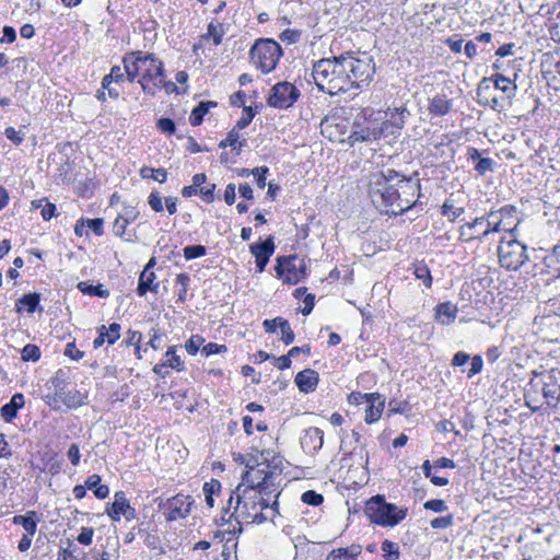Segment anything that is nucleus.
<instances>
[{
	"mask_svg": "<svg viewBox=\"0 0 560 560\" xmlns=\"http://www.w3.org/2000/svg\"><path fill=\"white\" fill-rule=\"evenodd\" d=\"M435 311L436 320H439L442 325H450L455 320L458 308L451 302H444L439 304Z\"/></svg>",
	"mask_w": 560,
	"mask_h": 560,
	"instance_id": "nucleus-25",
	"label": "nucleus"
},
{
	"mask_svg": "<svg viewBox=\"0 0 560 560\" xmlns=\"http://www.w3.org/2000/svg\"><path fill=\"white\" fill-rule=\"evenodd\" d=\"M364 513L374 524L394 527L406 517L407 509H399L394 503L386 502L384 495L377 494L366 501Z\"/></svg>",
	"mask_w": 560,
	"mask_h": 560,
	"instance_id": "nucleus-5",
	"label": "nucleus"
},
{
	"mask_svg": "<svg viewBox=\"0 0 560 560\" xmlns=\"http://www.w3.org/2000/svg\"><path fill=\"white\" fill-rule=\"evenodd\" d=\"M208 35L213 38V44L215 46L220 45L222 43V36H223V28L221 24H214L209 23L208 27Z\"/></svg>",
	"mask_w": 560,
	"mask_h": 560,
	"instance_id": "nucleus-51",
	"label": "nucleus"
},
{
	"mask_svg": "<svg viewBox=\"0 0 560 560\" xmlns=\"http://www.w3.org/2000/svg\"><path fill=\"white\" fill-rule=\"evenodd\" d=\"M398 172L393 168L371 174L369 179V197L375 208L386 214L396 215Z\"/></svg>",
	"mask_w": 560,
	"mask_h": 560,
	"instance_id": "nucleus-2",
	"label": "nucleus"
},
{
	"mask_svg": "<svg viewBox=\"0 0 560 560\" xmlns=\"http://www.w3.org/2000/svg\"><path fill=\"white\" fill-rule=\"evenodd\" d=\"M148 203L155 212L163 211L162 197L158 191H152L148 197Z\"/></svg>",
	"mask_w": 560,
	"mask_h": 560,
	"instance_id": "nucleus-59",
	"label": "nucleus"
},
{
	"mask_svg": "<svg viewBox=\"0 0 560 560\" xmlns=\"http://www.w3.org/2000/svg\"><path fill=\"white\" fill-rule=\"evenodd\" d=\"M40 302V294L37 292H32L24 294L21 299L16 302V312H21L22 306L26 307V311L28 313H34L36 308L38 307Z\"/></svg>",
	"mask_w": 560,
	"mask_h": 560,
	"instance_id": "nucleus-34",
	"label": "nucleus"
},
{
	"mask_svg": "<svg viewBox=\"0 0 560 560\" xmlns=\"http://www.w3.org/2000/svg\"><path fill=\"white\" fill-rule=\"evenodd\" d=\"M78 289L83 294H89L92 296H98V298H108L109 291L107 289H104L102 284L93 285L86 281H81L78 283Z\"/></svg>",
	"mask_w": 560,
	"mask_h": 560,
	"instance_id": "nucleus-35",
	"label": "nucleus"
},
{
	"mask_svg": "<svg viewBox=\"0 0 560 560\" xmlns=\"http://www.w3.org/2000/svg\"><path fill=\"white\" fill-rule=\"evenodd\" d=\"M140 174L142 178H153L160 183H164L167 178V172L164 168L142 167Z\"/></svg>",
	"mask_w": 560,
	"mask_h": 560,
	"instance_id": "nucleus-40",
	"label": "nucleus"
},
{
	"mask_svg": "<svg viewBox=\"0 0 560 560\" xmlns=\"http://www.w3.org/2000/svg\"><path fill=\"white\" fill-rule=\"evenodd\" d=\"M250 60L262 73L273 71L282 56L281 46L271 38H259L249 50Z\"/></svg>",
	"mask_w": 560,
	"mask_h": 560,
	"instance_id": "nucleus-6",
	"label": "nucleus"
},
{
	"mask_svg": "<svg viewBox=\"0 0 560 560\" xmlns=\"http://www.w3.org/2000/svg\"><path fill=\"white\" fill-rule=\"evenodd\" d=\"M183 252L185 259L191 260L205 256L207 253V248L203 245H188L184 247Z\"/></svg>",
	"mask_w": 560,
	"mask_h": 560,
	"instance_id": "nucleus-44",
	"label": "nucleus"
},
{
	"mask_svg": "<svg viewBox=\"0 0 560 560\" xmlns=\"http://www.w3.org/2000/svg\"><path fill=\"white\" fill-rule=\"evenodd\" d=\"M205 339L199 335H192L186 342L185 348L191 355L197 354Z\"/></svg>",
	"mask_w": 560,
	"mask_h": 560,
	"instance_id": "nucleus-48",
	"label": "nucleus"
},
{
	"mask_svg": "<svg viewBox=\"0 0 560 560\" xmlns=\"http://www.w3.org/2000/svg\"><path fill=\"white\" fill-rule=\"evenodd\" d=\"M361 553V547L358 545H352L349 548H339L337 550H332L326 558V560H355V558Z\"/></svg>",
	"mask_w": 560,
	"mask_h": 560,
	"instance_id": "nucleus-31",
	"label": "nucleus"
},
{
	"mask_svg": "<svg viewBox=\"0 0 560 560\" xmlns=\"http://www.w3.org/2000/svg\"><path fill=\"white\" fill-rule=\"evenodd\" d=\"M69 384V377L65 370L59 369L55 375L49 380L48 386L52 388L57 395H63Z\"/></svg>",
	"mask_w": 560,
	"mask_h": 560,
	"instance_id": "nucleus-33",
	"label": "nucleus"
},
{
	"mask_svg": "<svg viewBox=\"0 0 560 560\" xmlns=\"http://www.w3.org/2000/svg\"><path fill=\"white\" fill-rule=\"evenodd\" d=\"M238 140H240V133L234 128L228 133L226 138L219 143V147L226 148L229 145V147H232L233 149H236V144H237Z\"/></svg>",
	"mask_w": 560,
	"mask_h": 560,
	"instance_id": "nucleus-56",
	"label": "nucleus"
},
{
	"mask_svg": "<svg viewBox=\"0 0 560 560\" xmlns=\"http://www.w3.org/2000/svg\"><path fill=\"white\" fill-rule=\"evenodd\" d=\"M312 77L318 90L331 96L348 92L342 55L314 62Z\"/></svg>",
	"mask_w": 560,
	"mask_h": 560,
	"instance_id": "nucleus-1",
	"label": "nucleus"
},
{
	"mask_svg": "<svg viewBox=\"0 0 560 560\" xmlns=\"http://www.w3.org/2000/svg\"><path fill=\"white\" fill-rule=\"evenodd\" d=\"M441 213L442 215L447 217L451 221H455L464 213V208L455 207L454 200L446 199L442 206Z\"/></svg>",
	"mask_w": 560,
	"mask_h": 560,
	"instance_id": "nucleus-37",
	"label": "nucleus"
},
{
	"mask_svg": "<svg viewBox=\"0 0 560 560\" xmlns=\"http://www.w3.org/2000/svg\"><path fill=\"white\" fill-rule=\"evenodd\" d=\"M490 78L492 79V86L495 88V92L500 91L502 95L511 100L515 96L517 86L512 80L500 73H495Z\"/></svg>",
	"mask_w": 560,
	"mask_h": 560,
	"instance_id": "nucleus-23",
	"label": "nucleus"
},
{
	"mask_svg": "<svg viewBox=\"0 0 560 560\" xmlns=\"http://www.w3.org/2000/svg\"><path fill=\"white\" fill-rule=\"evenodd\" d=\"M86 226L91 229L97 236H101L104 234V220L101 218L95 219H88L85 221Z\"/></svg>",
	"mask_w": 560,
	"mask_h": 560,
	"instance_id": "nucleus-61",
	"label": "nucleus"
},
{
	"mask_svg": "<svg viewBox=\"0 0 560 560\" xmlns=\"http://www.w3.org/2000/svg\"><path fill=\"white\" fill-rule=\"evenodd\" d=\"M65 355L69 357L70 359H72L74 361H79L80 359L83 358L84 352L79 350L75 347V342L74 341H71V342H68L67 346H66Z\"/></svg>",
	"mask_w": 560,
	"mask_h": 560,
	"instance_id": "nucleus-58",
	"label": "nucleus"
},
{
	"mask_svg": "<svg viewBox=\"0 0 560 560\" xmlns=\"http://www.w3.org/2000/svg\"><path fill=\"white\" fill-rule=\"evenodd\" d=\"M23 361L36 362L40 359V350L36 345L27 343L21 352Z\"/></svg>",
	"mask_w": 560,
	"mask_h": 560,
	"instance_id": "nucleus-43",
	"label": "nucleus"
},
{
	"mask_svg": "<svg viewBox=\"0 0 560 560\" xmlns=\"http://www.w3.org/2000/svg\"><path fill=\"white\" fill-rule=\"evenodd\" d=\"M499 261L508 270H518L528 260L527 247L516 240L502 243L498 247Z\"/></svg>",
	"mask_w": 560,
	"mask_h": 560,
	"instance_id": "nucleus-8",
	"label": "nucleus"
},
{
	"mask_svg": "<svg viewBox=\"0 0 560 560\" xmlns=\"http://www.w3.org/2000/svg\"><path fill=\"white\" fill-rule=\"evenodd\" d=\"M301 500L308 505L318 506L324 502V497L314 490H307L302 494Z\"/></svg>",
	"mask_w": 560,
	"mask_h": 560,
	"instance_id": "nucleus-47",
	"label": "nucleus"
},
{
	"mask_svg": "<svg viewBox=\"0 0 560 560\" xmlns=\"http://www.w3.org/2000/svg\"><path fill=\"white\" fill-rule=\"evenodd\" d=\"M102 478L100 475L93 474L85 480V487L94 492L97 499H105L109 494V488L101 483Z\"/></svg>",
	"mask_w": 560,
	"mask_h": 560,
	"instance_id": "nucleus-30",
	"label": "nucleus"
},
{
	"mask_svg": "<svg viewBox=\"0 0 560 560\" xmlns=\"http://www.w3.org/2000/svg\"><path fill=\"white\" fill-rule=\"evenodd\" d=\"M36 512L30 511L25 515H16L13 517V523L21 525L26 534L34 536L37 529V522L35 520Z\"/></svg>",
	"mask_w": 560,
	"mask_h": 560,
	"instance_id": "nucleus-32",
	"label": "nucleus"
},
{
	"mask_svg": "<svg viewBox=\"0 0 560 560\" xmlns=\"http://www.w3.org/2000/svg\"><path fill=\"white\" fill-rule=\"evenodd\" d=\"M201 351H202V353L206 357H210L212 354L225 352L226 351V346L218 345V343H214V342H209V343H207L206 346L202 347Z\"/></svg>",
	"mask_w": 560,
	"mask_h": 560,
	"instance_id": "nucleus-60",
	"label": "nucleus"
},
{
	"mask_svg": "<svg viewBox=\"0 0 560 560\" xmlns=\"http://www.w3.org/2000/svg\"><path fill=\"white\" fill-rule=\"evenodd\" d=\"M423 506L425 510H430L435 513H443L448 509L446 503L441 499L429 500L423 504Z\"/></svg>",
	"mask_w": 560,
	"mask_h": 560,
	"instance_id": "nucleus-55",
	"label": "nucleus"
},
{
	"mask_svg": "<svg viewBox=\"0 0 560 560\" xmlns=\"http://www.w3.org/2000/svg\"><path fill=\"white\" fill-rule=\"evenodd\" d=\"M145 66L141 69V79L138 81L143 91L154 95L155 89H161L165 78L164 65L153 54H144Z\"/></svg>",
	"mask_w": 560,
	"mask_h": 560,
	"instance_id": "nucleus-7",
	"label": "nucleus"
},
{
	"mask_svg": "<svg viewBox=\"0 0 560 560\" xmlns=\"http://www.w3.org/2000/svg\"><path fill=\"white\" fill-rule=\"evenodd\" d=\"M241 486L233 491L229 499V509L233 502V494L236 493V506L235 512L240 513V515L244 517H249L253 512L257 511L259 508V501L262 499V495L255 492V490L248 486L243 490V494H240L238 491Z\"/></svg>",
	"mask_w": 560,
	"mask_h": 560,
	"instance_id": "nucleus-11",
	"label": "nucleus"
},
{
	"mask_svg": "<svg viewBox=\"0 0 560 560\" xmlns=\"http://www.w3.org/2000/svg\"><path fill=\"white\" fill-rule=\"evenodd\" d=\"M24 130H25L24 126L22 128H20L19 130H15L13 127H7L4 129V135L15 145H20L24 140V136H25Z\"/></svg>",
	"mask_w": 560,
	"mask_h": 560,
	"instance_id": "nucleus-46",
	"label": "nucleus"
},
{
	"mask_svg": "<svg viewBox=\"0 0 560 560\" xmlns=\"http://www.w3.org/2000/svg\"><path fill=\"white\" fill-rule=\"evenodd\" d=\"M121 326L118 323H113L106 329L107 342L114 345L120 337Z\"/></svg>",
	"mask_w": 560,
	"mask_h": 560,
	"instance_id": "nucleus-57",
	"label": "nucleus"
},
{
	"mask_svg": "<svg viewBox=\"0 0 560 560\" xmlns=\"http://www.w3.org/2000/svg\"><path fill=\"white\" fill-rule=\"evenodd\" d=\"M73 546V542L68 539L67 547L62 548L58 552V560H79L77 556L73 555V551L70 549Z\"/></svg>",
	"mask_w": 560,
	"mask_h": 560,
	"instance_id": "nucleus-62",
	"label": "nucleus"
},
{
	"mask_svg": "<svg viewBox=\"0 0 560 560\" xmlns=\"http://www.w3.org/2000/svg\"><path fill=\"white\" fill-rule=\"evenodd\" d=\"M192 501L189 497L176 495L170 499L166 503L168 513L166 520L168 522L186 517L190 513Z\"/></svg>",
	"mask_w": 560,
	"mask_h": 560,
	"instance_id": "nucleus-13",
	"label": "nucleus"
},
{
	"mask_svg": "<svg viewBox=\"0 0 560 560\" xmlns=\"http://www.w3.org/2000/svg\"><path fill=\"white\" fill-rule=\"evenodd\" d=\"M429 113L435 116H445L452 109V103L445 95H435L430 100Z\"/></svg>",
	"mask_w": 560,
	"mask_h": 560,
	"instance_id": "nucleus-27",
	"label": "nucleus"
},
{
	"mask_svg": "<svg viewBox=\"0 0 560 560\" xmlns=\"http://www.w3.org/2000/svg\"><path fill=\"white\" fill-rule=\"evenodd\" d=\"M362 398L370 404L365 411V422L370 424L376 422L381 418L385 399L378 393L364 394Z\"/></svg>",
	"mask_w": 560,
	"mask_h": 560,
	"instance_id": "nucleus-15",
	"label": "nucleus"
},
{
	"mask_svg": "<svg viewBox=\"0 0 560 560\" xmlns=\"http://www.w3.org/2000/svg\"><path fill=\"white\" fill-rule=\"evenodd\" d=\"M260 474V470H258ZM262 474V470H261ZM280 476V472L275 471H264V477L257 483H252L250 487L255 490V492L259 493L262 497L269 498L270 494L277 491L276 479Z\"/></svg>",
	"mask_w": 560,
	"mask_h": 560,
	"instance_id": "nucleus-18",
	"label": "nucleus"
},
{
	"mask_svg": "<svg viewBox=\"0 0 560 560\" xmlns=\"http://www.w3.org/2000/svg\"><path fill=\"white\" fill-rule=\"evenodd\" d=\"M25 404L24 396L21 393H16L11 397V400L8 404H4L0 413L5 422H11L14 418H16L19 409H21Z\"/></svg>",
	"mask_w": 560,
	"mask_h": 560,
	"instance_id": "nucleus-19",
	"label": "nucleus"
},
{
	"mask_svg": "<svg viewBox=\"0 0 560 560\" xmlns=\"http://www.w3.org/2000/svg\"><path fill=\"white\" fill-rule=\"evenodd\" d=\"M511 104V98L504 96V95H497V92L494 93V96L491 97V100L489 101V103L486 105V106H489L491 107L492 109H495V110H502L506 105H510Z\"/></svg>",
	"mask_w": 560,
	"mask_h": 560,
	"instance_id": "nucleus-50",
	"label": "nucleus"
},
{
	"mask_svg": "<svg viewBox=\"0 0 560 560\" xmlns=\"http://www.w3.org/2000/svg\"><path fill=\"white\" fill-rule=\"evenodd\" d=\"M542 396L548 405L556 406L560 401V385L555 376L550 375L549 381L544 383Z\"/></svg>",
	"mask_w": 560,
	"mask_h": 560,
	"instance_id": "nucleus-26",
	"label": "nucleus"
},
{
	"mask_svg": "<svg viewBox=\"0 0 560 560\" xmlns=\"http://www.w3.org/2000/svg\"><path fill=\"white\" fill-rule=\"evenodd\" d=\"M324 432L318 428H308L301 436V446L306 453H315L323 447Z\"/></svg>",
	"mask_w": 560,
	"mask_h": 560,
	"instance_id": "nucleus-16",
	"label": "nucleus"
},
{
	"mask_svg": "<svg viewBox=\"0 0 560 560\" xmlns=\"http://www.w3.org/2000/svg\"><path fill=\"white\" fill-rule=\"evenodd\" d=\"M250 173L255 177L257 186L261 189L265 188L266 175L269 173V168L267 166L255 167Z\"/></svg>",
	"mask_w": 560,
	"mask_h": 560,
	"instance_id": "nucleus-52",
	"label": "nucleus"
},
{
	"mask_svg": "<svg viewBox=\"0 0 560 560\" xmlns=\"http://www.w3.org/2000/svg\"><path fill=\"white\" fill-rule=\"evenodd\" d=\"M381 549L386 560H397L399 558V547L396 542L384 540Z\"/></svg>",
	"mask_w": 560,
	"mask_h": 560,
	"instance_id": "nucleus-42",
	"label": "nucleus"
},
{
	"mask_svg": "<svg viewBox=\"0 0 560 560\" xmlns=\"http://www.w3.org/2000/svg\"><path fill=\"white\" fill-rule=\"evenodd\" d=\"M495 88L492 86L491 78H483L477 88L478 103L486 106L491 97L494 96Z\"/></svg>",
	"mask_w": 560,
	"mask_h": 560,
	"instance_id": "nucleus-29",
	"label": "nucleus"
},
{
	"mask_svg": "<svg viewBox=\"0 0 560 560\" xmlns=\"http://www.w3.org/2000/svg\"><path fill=\"white\" fill-rule=\"evenodd\" d=\"M276 249L273 236H268L265 241L254 243L249 246V250L255 259H270Z\"/></svg>",
	"mask_w": 560,
	"mask_h": 560,
	"instance_id": "nucleus-20",
	"label": "nucleus"
},
{
	"mask_svg": "<svg viewBox=\"0 0 560 560\" xmlns=\"http://www.w3.org/2000/svg\"><path fill=\"white\" fill-rule=\"evenodd\" d=\"M158 126L162 132L172 135L176 130V126L173 119L171 118H161L158 121Z\"/></svg>",
	"mask_w": 560,
	"mask_h": 560,
	"instance_id": "nucleus-63",
	"label": "nucleus"
},
{
	"mask_svg": "<svg viewBox=\"0 0 560 560\" xmlns=\"http://www.w3.org/2000/svg\"><path fill=\"white\" fill-rule=\"evenodd\" d=\"M165 357L167 358L165 364H167L168 368L175 369L177 371H182L184 369V363L180 360V357L176 354V347H170L165 353Z\"/></svg>",
	"mask_w": 560,
	"mask_h": 560,
	"instance_id": "nucleus-41",
	"label": "nucleus"
},
{
	"mask_svg": "<svg viewBox=\"0 0 560 560\" xmlns=\"http://www.w3.org/2000/svg\"><path fill=\"white\" fill-rule=\"evenodd\" d=\"M190 282V277L187 273H179L176 278V283L180 284L182 289L178 293V301L184 302L186 300V293Z\"/></svg>",
	"mask_w": 560,
	"mask_h": 560,
	"instance_id": "nucleus-53",
	"label": "nucleus"
},
{
	"mask_svg": "<svg viewBox=\"0 0 560 560\" xmlns=\"http://www.w3.org/2000/svg\"><path fill=\"white\" fill-rule=\"evenodd\" d=\"M380 112L372 108L361 109L354 117L349 140L351 144L354 142H371L378 140L383 132L385 120Z\"/></svg>",
	"mask_w": 560,
	"mask_h": 560,
	"instance_id": "nucleus-3",
	"label": "nucleus"
},
{
	"mask_svg": "<svg viewBox=\"0 0 560 560\" xmlns=\"http://www.w3.org/2000/svg\"><path fill=\"white\" fill-rule=\"evenodd\" d=\"M145 58L140 50L129 52L124 57V71L130 82H133L140 74L141 69L145 66Z\"/></svg>",
	"mask_w": 560,
	"mask_h": 560,
	"instance_id": "nucleus-14",
	"label": "nucleus"
},
{
	"mask_svg": "<svg viewBox=\"0 0 560 560\" xmlns=\"http://www.w3.org/2000/svg\"><path fill=\"white\" fill-rule=\"evenodd\" d=\"M397 185L396 215L402 214L415 205V192L420 189L419 180L413 182L411 177H406L398 173V178L395 179Z\"/></svg>",
	"mask_w": 560,
	"mask_h": 560,
	"instance_id": "nucleus-10",
	"label": "nucleus"
},
{
	"mask_svg": "<svg viewBox=\"0 0 560 560\" xmlns=\"http://www.w3.org/2000/svg\"><path fill=\"white\" fill-rule=\"evenodd\" d=\"M494 161L490 158H481L479 161L475 164V170L478 172L479 175H485L487 172H490L493 170Z\"/></svg>",
	"mask_w": 560,
	"mask_h": 560,
	"instance_id": "nucleus-54",
	"label": "nucleus"
},
{
	"mask_svg": "<svg viewBox=\"0 0 560 560\" xmlns=\"http://www.w3.org/2000/svg\"><path fill=\"white\" fill-rule=\"evenodd\" d=\"M413 275L417 279L422 280L427 288H431L432 276L428 266L423 262L413 265Z\"/></svg>",
	"mask_w": 560,
	"mask_h": 560,
	"instance_id": "nucleus-38",
	"label": "nucleus"
},
{
	"mask_svg": "<svg viewBox=\"0 0 560 560\" xmlns=\"http://www.w3.org/2000/svg\"><path fill=\"white\" fill-rule=\"evenodd\" d=\"M61 402L68 409H78L88 405V394L78 389L66 390L65 394L61 395Z\"/></svg>",
	"mask_w": 560,
	"mask_h": 560,
	"instance_id": "nucleus-24",
	"label": "nucleus"
},
{
	"mask_svg": "<svg viewBox=\"0 0 560 560\" xmlns=\"http://www.w3.org/2000/svg\"><path fill=\"white\" fill-rule=\"evenodd\" d=\"M156 277L154 272L141 271L138 280L137 294L144 296L148 292L158 293L159 282L155 281Z\"/></svg>",
	"mask_w": 560,
	"mask_h": 560,
	"instance_id": "nucleus-22",
	"label": "nucleus"
},
{
	"mask_svg": "<svg viewBox=\"0 0 560 560\" xmlns=\"http://www.w3.org/2000/svg\"><path fill=\"white\" fill-rule=\"evenodd\" d=\"M218 105L214 101H201L198 105L191 110L189 116V122L191 126H199L203 121L205 115L210 110V108L215 107Z\"/></svg>",
	"mask_w": 560,
	"mask_h": 560,
	"instance_id": "nucleus-28",
	"label": "nucleus"
},
{
	"mask_svg": "<svg viewBox=\"0 0 560 560\" xmlns=\"http://www.w3.org/2000/svg\"><path fill=\"white\" fill-rule=\"evenodd\" d=\"M278 327L281 330V340L283 343L291 345L294 341L295 335L290 326V323L282 317H278Z\"/></svg>",
	"mask_w": 560,
	"mask_h": 560,
	"instance_id": "nucleus-39",
	"label": "nucleus"
},
{
	"mask_svg": "<svg viewBox=\"0 0 560 560\" xmlns=\"http://www.w3.org/2000/svg\"><path fill=\"white\" fill-rule=\"evenodd\" d=\"M477 224H485V218H476L472 222L466 223L459 228V238L462 241H471L474 238H479L472 233V230L477 228Z\"/></svg>",
	"mask_w": 560,
	"mask_h": 560,
	"instance_id": "nucleus-36",
	"label": "nucleus"
},
{
	"mask_svg": "<svg viewBox=\"0 0 560 560\" xmlns=\"http://www.w3.org/2000/svg\"><path fill=\"white\" fill-rule=\"evenodd\" d=\"M129 501L126 498L125 492L117 491L114 495V502L107 504L106 513L113 521H119L121 513L129 506Z\"/></svg>",
	"mask_w": 560,
	"mask_h": 560,
	"instance_id": "nucleus-21",
	"label": "nucleus"
},
{
	"mask_svg": "<svg viewBox=\"0 0 560 560\" xmlns=\"http://www.w3.org/2000/svg\"><path fill=\"white\" fill-rule=\"evenodd\" d=\"M300 95V90L294 84L288 81H281L270 89L267 104L270 107L287 109L294 105Z\"/></svg>",
	"mask_w": 560,
	"mask_h": 560,
	"instance_id": "nucleus-9",
	"label": "nucleus"
},
{
	"mask_svg": "<svg viewBox=\"0 0 560 560\" xmlns=\"http://www.w3.org/2000/svg\"><path fill=\"white\" fill-rule=\"evenodd\" d=\"M454 523V516L452 514L440 516L431 520L430 525L434 529H443L452 526Z\"/></svg>",
	"mask_w": 560,
	"mask_h": 560,
	"instance_id": "nucleus-49",
	"label": "nucleus"
},
{
	"mask_svg": "<svg viewBox=\"0 0 560 560\" xmlns=\"http://www.w3.org/2000/svg\"><path fill=\"white\" fill-rule=\"evenodd\" d=\"M93 535H94V530L92 527H83L81 529V533L79 534V536L77 537V540L81 544V545H90L92 542V539H93Z\"/></svg>",
	"mask_w": 560,
	"mask_h": 560,
	"instance_id": "nucleus-64",
	"label": "nucleus"
},
{
	"mask_svg": "<svg viewBox=\"0 0 560 560\" xmlns=\"http://www.w3.org/2000/svg\"><path fill=\"white\" fill-rule=\"evenodd\" d=\"M296 255L279 256L275 267L276 273L279 279L288 284H296L299 282V275L296 269Z\"/></svg>",
	"mask_w": 560,
	"mask_h": 560,
	"instance_id": "nucleus-12",
	"label": "nucleus"
},
{
	"mask_svg": "<svg viewBox=\"0 0 560 560\" xmlns=\"http://www.w3.org/2000/svg\"><path fill=\"white\" fill-rule=\"evenodd\" d=\"M341 55L345 75L348 80V92L352 89H362L363 85H369L375 68L372 57L364 54L363 57L359 58L352 51Z\"/></svg>",
	"mask_w": 560,
	"mask_h": 560,
	"instance_id": "nucleus-4",
	"label": "nucleus"
},
{
	"mask_svg": "<svg viewBox=\"0 0 560 560\" xmlns=\"http://www.w3.org/2000/svg\"><path fill=\"white\" fill-rule=\"evenodd\" d=\"M294 382L300 392L313 393L319 382V375L315 370L305 369L296 374Z\"/></svg>",
	"mask_w": 560,
	"mask_h": 560,
	"instance_id": "nucleus-17",
	"label": "nucleus"
},
{
	"mask_svg": "<svg viewBox=\"0 0 560 560\" xmlns=\"http://www.w3.org/2000/svg\"><path fill=\"white\" fill-rule=\"evenodd\" d=\"M256 115V110L252 106H244L243 107V115L236 122L237 129H244L246 128L252 120L254 119Z\"/></svg>",
	"mask_w": 560,
	"mask_h": 560,
	"instance_id": "nucleus-45",
	"label": "nucleus"
}]
</instances>
